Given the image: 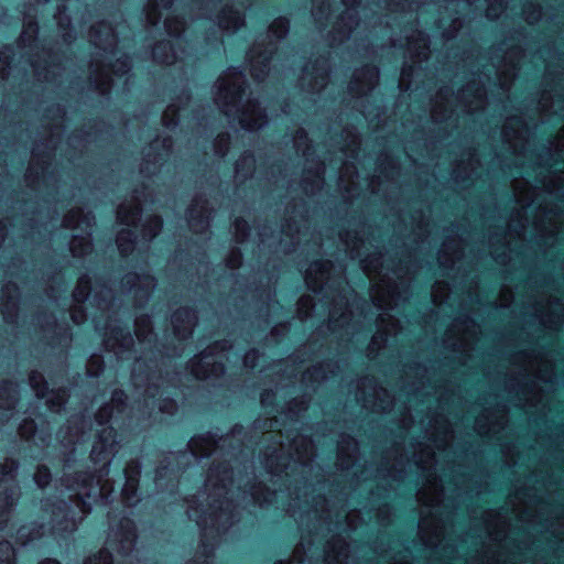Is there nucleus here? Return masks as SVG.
Listing matches in <instances>:
<instances>
[{
  "label": "nucleus",
  "instance_id": "obj_1",
  "mask_svg": "<svg viewBox=\"0 0 564 564\" xmlns=\"http://www.w3.org/2000/svg\"><path fill=\"white\" fill-rule=\"evenodd\" d=\"M117 431L112 426L96 433L89 456L93 464H102L105 466H109L113 455Z\"/></svg>",
  "mask_w": 564,
  "mask_h": 564
},
{
  "label": "nucleus",
  "instance_id": "obj_2",
  "mask_svg": "<svg viewBox=\"0 0 564 564\" xmlns=\"http://www.w3.org/2000/svg\"><path fill=\"white\" fill-rule=\"evenodd\" d=\"M196 321V312L192 306H183L172 315L174 334L187 338L192 335V328L184 327L183 324H193Z\"/></svg>",
  "mask_w": 564,
  "mask_h": 564
},
{
  "label": "nucleus",
  "instance_id": "obj_3",
  "mask_svg": "<svg viewBox=\"0 0 564 564\" xmlns=\"http://www.w3.org/2000/svg\"><path fill=\"white\" fill-rule=\"evenodd\" d=\"M117 534L122 543L132 545L138 538L137 525L130 517H122L117 525Z\"/></svg>",
  "mask_w": 564,
  "mask_h": 564
},
{
  "label": "nucleus",
  "instance_id": "obj_4",
  "mask_svg": "<svg viewBox=\"0 0 564 564\" xmlns=\"http://www.w3.org/2000/svg\"><path fill=\"white\" fill-rule=\"evenodd\" d=\"M219 18V25L224 29L232 28L234 30L239 29V26L243 22L242 14L234 9L232 7L225 8L220 14Z\"/></svg>",
  "mask_w": 564,
  "mask_h": 564
},
{
  "label": "nucleus",
  "instance_id": "obj_5",
  "mask_svg": "<svg viewBox=\"0 0 564 564\" xmlns=\"http://www.w3.org/2000/svg\"><path fill=\"white\" fill-rule=\"evenodd\" d=\"M14 505V492L10 488L0 491V525L7 521L8 514Z\"/></svg>",
  "mask_w": 564,
  "mask_h": 564
},
{
  "label": "nucleus",
  "instance_id": "obj_6",
  "mask_svg": "<svg viewBox=\"0 0 564 564\" xmlns=\"http://www.w3.org/2000/svg\"><path fill=\"white\" fill-rule=\"evenodd\" d=\"M290 456L288 455H269L267 457V467L268 470L273 475H279L283 473L288 467V462Z\"/></svg>",
  "mask_w": 564,
  "mask_h": 564
},
{
  "label": "nucleus",
  "instance_id": "obj_7",
  "mask_svg": "<svg viewBox=\"0 0 564 564\" xmlns=\"http://www.w3.org/2000/svg\"><path fill=\"white\" fill-rule=\"evenodd\" d=\"M95 471L90 470V469H82V470H76L70 479H72V482L74 485H76L78 488H89L93 486L94 481H95Z\"/></svg>",
  "mask_w": 564,
  "mask_h": 564
},
{
  "label": "nucleus",
  "instance_id": "obj_8",
  "mask_svg": "<svg viewBox=\"0 0 564 564\" xmlns=\"http://www.w3.org/2000/svg\"><path fill=\"white\" fill-rule=\"evenodd\" d=\"M83 564H115V558L108 549L102 547L88 555Z\"/></svg>",
  "mask_w": 564,
  "mask_h": 564
},
{
  "label": "nucleus",
  "instance_id": "obj_9",
  "mask_svg": "<svg viewBox=\"0 0 564 564\" xmlns=\"http://www.w3.org/2000/svg\"><path fill=\"white\" fill-rule=\"evenodd\" d=\"M216 545L209 539L202 541V551L196 561H191L189 564H210L209 560L215 556Z\"/></svg>",
  "mask_w": 564,
  "mask_h": 564
},
{
  "label": "nucleus",
  "instance_id": "obj_10",
  "mask_svg": "<svg viewBox=\"0 0 564 564\" xmlns=\"http://www.w3.org/2000/svg\"><path fill=\"white\" fill-rule=\"evenodd\" d=\"M0 564H17L15 549L8 540H0Z\"/></svg>",
  "mask_w": 564,
  "mask_h": 564
},
{
  "label": "nucleus",
  "instance_id": "obj_11",
  "mask_svg": "<svg viewBox=\"0 0 564 564\" xmlns=\"http://www.w3.org/2000/svg\"><path fill=\"white\" fill-rule=\"evenodd\" d=\"M53 476L51 469L46 465H39L35 469L33 480L41 489H45L52 481Z\"/></svg>",
  "mask_w": 564,
  "mask_h": 564
},
{
  "label": "nucleus",
  "instance_id": "obj_12",
  "mask_svg": "<svg viewBox=\"0 0 564 564\" xmlns=\"http://www.w3.org/2000/svg\"><path fill=\"white\" fill-rule=\"evenodd\" d=\"M50 505L53 517H62V519L57 520V524L61 525L63 523V520H65L67 514L70 512L69 503L64 499H58L56 501H52Z\"/></svg>",
  "mask_w": 564,
  "mask_h": 564
},
{
  "label": "nucleus",
  "instance_id": "obj_13",
  "mask_svg": "<svg viewBox=\"0 0 564 564\" xmlns=\"http://www.w3.org/2000/svg\"><path fill=\"white\" fill-rule=\"evenodd\" d=\"M188 224L191 228H205L208 225V217L204 215V208L197 210L194 206L188 208Z\"/></svg>",
  "mask_w": 564,
  "mask_h": 564
},
{
  "label": "nucleus",
  "instance_id": "obj_14",
  "mask_svg": "<svg viewBox=\"0 0 564 564\" xmlns=\"http://www.w3.org/2000/svg\"><path fill=\"white\" fill-rule=\"evenodd\" d=\"M127 236L118 237V249L121 256H128L134 249L135 239L131 230L126 231Z\"/></svg>",
  "mask_w": 564,
  "mask_h": 564
},
{
  "label": "nucleus",
  "instance_id": "obj_15",
  "mask_svg": "<svg viewBox=\"0 0 564 564\" xmlns=\"http://www.w3.org/2000/svg\"><path fill=\"white\" fill-rule=\"evenodd\" d=\"M112 338L121 346H130L133 344L132 334L129 328L116 326L111 329Z\"/></svg>",
  "mask_w": 564,
  "mask_h": 564
},
{
  "label": "nucleus",
  "instance_id": "obj_16",
  "mask_svg": "<svg viewBox=\"0 0 564 564\" xmlns=\"http://www.w3.org/2000/svg\"><path fill=\"white\" fill-rule=\"evenodd\" d=\"M12 387H13V383L10 380H3L0 383V401L6 402L7 409H13V406L17 402V398L9 393V391L12 389Z\"/></svg>",
  "mask_w": 564,
  "mask_h": 564
},
{
  "label": "nucleus",
  "instance_id": "obj_17",
  "mask_svg": "<svg viewBox=\"0 0 564 564\" xmlns=\"http://www.w3.org/2000/svg\"><path fill=\"white\" fill-rule=\"evenodd\" d=\"M54 326L57 328V330L53 334V336L47 341V344L51 347H56L58 344L62 343L63 339L66 340V339L70 338V334L68 332L69 327L67 325L62 327L61 325L54 324Z\"/></svg>",
  "mask_w": 564,
  "mask_h": 564
},
{
  "label": "nucleus",
  "instance_id": "obj_18",
  "mask_svg": "<svg viewBox=\"0 0 564 564\" xmlns=\"http://www.w3.org/2000/svg\"><path fill=\"white\" fill-rule=\"evenodd\" d=\"M270 31L276 35V37H283L289 31V20L284 17L276 18L270 25Z\"/></svg>",
  "mask_w": 564,
  "mask_h": 564
},
{
  "label": "nucleus",
  "instance_id": "obj_19",
  "mask_svg": "<svg viewBox=\"0 0 564 564\" xmlns=\"http://www.w3.org/2000/svg\"><path fill=\"white\" fill-rule=\"evenodd\" d=\"M209 365L198 359L192 364V375L198 379L205 378L208 373Z\"/></svg>",
  "mask_w": 564,
  "mask_h": 564
},
{
  "label": "nucleus",
  "instance_id": "obj_20",
  "mask_svg": "<svg viewBox=\"0 0 564 564\" xmlns=\"http://www.w3.org/2000/svg\"><path fill=\"white\" fill-rule=\"evenodd\" d=\"M141 214L140 207H134L131 209L119 210L118 220L120 224H129V218L138 217Z\"/></svg>",
  "mask_w": 564,
  "mask_h": 564
},
{
  "label": "nucleus",
  "instance_id": "obj_21",
  "mask_svg": "<svg viewBox=\"0 0 564 564\" xmlns=\"http://www.w3.org/2000/svg\"><path fill=\"white\" fill-rule=\"evenodd\" d=\"M137 492H138V481L137 480L134 482L127 481L124 488L122 489V497L126 500H130V499L137 497Z\"/></svg>",
  "mask_w": 564,
  "mask_h": 564
},
{
  "label": "nucleus",
  "instance_id": "obj_22",
  "mask_svg": "<svg viewBox=\"0 0 564 564\" xmlns=\"http://www.w3.org/2000/svg\"><path fill=\"white\" fill-rule=\"evenodd\" d=\"M17 310V301L13 300V297L9 296L7 302L3 304L2 313L4 316V319L7 322L10 321V317L13 315L12 313Z\"/></svg>",
  "mask_w": 564,
  "mask_h": 564
},
{
  "label": "nucleus",
  "instance_id": "obj_23",
  "mask_svg": "<svg viewBox=\"0 0 564 564\" xmlns=\"http://www.w3.org/2000/svg\"><path fill=\"white\" fill-rule=\"evenodd\" d=\"M112 415V411L110 408L104 406L96 414V421L98 424L102 425L110 421Z\"/></svg>",
  "mask_w": 564,
  "mask_h": 564
},
{
  "label": "nucleus",
  "instance_id": "obj_24",
  "mask_svg": "<svg viewBox=\"0 0 564 564\" xmlns=\"http://www.w3.org/2000/svg\"><path fill=\"white\" fill-rule=\"evenodd\" d=\"M234 224L237 231L240 232L242 237H247L249 235L250 226L247 220H245L241 217H238L235 219Z\"/></svg>",
  "mask_w": 564,
  "mask_h": 564
},
{
  "label": "nucleus",
  "instance_id": "obj_25",
  "mask_svg": "<svg viewBox=\"0 0 564 564\" xmlns=\"http://www.w3.org/2000/svg\"><path fill=\"white\" fill-rule=\"evenodd\" d=\"M17 468H18V463L12 459L10 465L6 464V465L0 466V475L2 476V478L8 477V476H13Z\"/></svg>",
  "mask_w": 564,
  "mask_h": 564
},
{
  "label": "nucleus",
  "instance_id": "obj_26",
  "mask_svg": "<svg viewBox=\"0 0 564 564\" xmlns=\"http://www.w3.org/2000/svg\"><path fill=\"white\" fill-rule=\"evenodd\" d=\"M176 409V402L172 398H165L162 400L160 404V411L162 413H171Z\"/></svg>",
  "mask_w": 564,
  "mask_h": 564
},
{
  "label": "nucleus",
  "instance_id": "obj_27",
  "mask_svg": "<svg viewBox=\"0 0 564 564\" xmlns=\"http://www.w3.org/2000/svg\"><path fill=\"white\" fill-rule=\"evenodd\" d=\"M275 393L272 390H265L261 393V403L264 408L273 405Z\"/></svg>",
  "mask_w": 564,
  "mask_h": 564
},
{
  "label": "nucleus",
  "instance_id": "obj_28",
  "mask_svg": "<svg viewBox=\"0 0 564 564\" xmlns=\"http://www.w3.org/2000/svg\"><path fill=\"white\" fill-rule=\"evenodd\" d=\"M239 123L240 126L245 129V130H248V131H252L254 129H257L259 127V124L257 123L256 120H252V119H249L245 116H242L240 119H239Z\"/></svg>",
  "mask_w": 564,
  "mask_h": 564
},
{
  "label": "nucleus",
  "instance_id": "obj_29",
  "mask_svg": "<svg viewBox=\"0 0 564 564\" xmlns=\"http://www.w3.org/2000/svg\"><path fill=\"white\" fill-rule=\"evenodd\" d=\"M259 357V351L257 349H250L245 357V364L249 367H254L256 361Z\"/></svg>",
  "mask_w": 564,
  "mask_h": 564
},
{
  "label": "nucleus",
  "instance_id": "obj_30",
  "mask_svg": "<svg viewBox=\"0 0 564 564\" xmlns=\"http://www.w3.org/2000/svg\"><path fill=\"white\" fill-rule=\"evenodd\" d=\"M361 72H362L364 76H366L370 79H376L379 74L378 67L376 65H370V64L366 65Z\"/></svg>",
  "mask_w": 564,
  "mask_h": 564
},
{
  "label": "nucleus",
  "instance_id": "obj_31",
  "mask_svg": "<svg viewBox=\"0 0 564 564\" xmlns=\"http://www.w3.org/2000/svg\"><path fill=\"white\" fill-rule=\"evenodd\" d=\"M126 398L123 390H115L112 392V402L117 405H123L126 403Z\"/></svg>",
  "mask_w": 564,
  "mask_h": 564
},
{
  "label": "nucleus",
  "instance_id": "obj_32",
  "mask_svg": "<svg viewBox=\"0 0 564 564\" xmlns=\"http://www.w3.org/2000/svg\"><path fill=\"white\" fill-rule=\"evenodd\" d=\"M167 51V44L166 43H159L154 48V57L155 59H162L166 56Z\"/></svg>",
  "mask_w": 564,
  "mask_h": 564
},
{
  "label": "nucleus",
  "instance_id": "obj_33",
  "mask_svg": "<svg viewBox=\"0 0 564 564\" xmlns=\"http://www.w3.org/2000/svg\"><path fill=\"white\" fill-rule=\"evenodd\" d=\"M116 67L117 68L115 69V73L121 74V73H124L129 68V63L126 59H118L116 63Z\"/></svg>",
  "mask_w": 564,
  "mask_h": 564
},
{
  "label": "nucleus",
  "instance_id": "obj_34",
  "mask_svg": "<svg viewBox=\"0 0 564 564\" xmlns=\"http://www.w3.org/2000/svg\"><path fill=\"white\" fill-rule=\"evenodd\" d=\"M210 372L215 376H218L220 373H224L225 371V366L224 364L221 362H214L212 366H210Z\"/></svg>",
  "mask_w": 564,
  "mask_h": 564
},
{
  "label": "nucleus",
  "instance_id": "obj_35",
  "mask_svg": "<svg viewBox=\"0 0 564 564\" xmlns=\"http://www.w3.org/2000/svg\"><path fill=\"white\" fill-rule=\"evenodd\" d=\"M29 31L32 32V37L34 39V36L36 35L37 31H39V26H37V23L36 22H30L25 25V29H24V34L26 35L29 33Z\"/></svg>",
  "mask_w": 564,
  "mask_h": 564
},
{
  "label": "nucleus",
  "instance_id": "obj_36",
  "mask_svg": "<svg viewBox=\"0 0 564 564\" xmlns=\"http://www.w3.org/2000/svg\"><path fill=\"white\" fill-rule=\"evenodd\" d=\"M89 286L87 285L85 288V291L83 290V288L80 286L77 291V293L75 294V300L79 301L78 296L80 295V301L85 300L86 299V295H87V291H88Z\"/></svg>",
  "mask_w": 564,
  "mask_h": 564
},
{
  "label": "nucleus",
  "instance_id": "obj_37",
  "mask_svg": "<svg viewBox=\"0 0 564 564\" xmlns=\"http://www.w3.org/2000/svg\"><path fill=\"white\" fill-rule=\"evenodd\" d=\"M37 564H61V562L55 557H44Z\"/></svg>",
  "mask_w": 564,
  "mask_h": 564
},
{
  "label": "nucleus",
  "instance_id": "obj_38",
  "mask_svg": "<svg viewBox=\"0 0 564 564\" xmlns=\"http://www.w3.org/2000/svg\"><path fill=\"white\" fill-rule=\"evenodd\" d=\"M243 91H245L243 87L238 86V87H237V88L231 93V95H232V97H235V98H240V97L242 96Z\"/></svg>",
  "mask_w": 564,
  "mask_h": 564
},
{
  "label": "nucleus",
  "instance_id": "obj_39",
  "mask_svg": "<svg viewBox=\"0 0 564 564\" xmlns=\"http://www.w3.org/2000/svg\"><path fill=\"white\" fill-rule=\"evenodd\" d=\"M240 261H241V253L239 252L238 256L236 258H231L230 259V262L229 264L231 267H238L240 264Z\"/></svg>",
  "mask_w": 564,
  "mask_h": 564
},
{
  "label": "nucleus",
  "instance_id": "obj_40",
  "mask_svg": "<svg viewBox=\"0 0 564 564\" xmlns=\"http://www.w3.org/2000/svg\"><path fill=\"white\" fill-rule=\"evenodd\" d=\"M167 469L166 466H160L158 467L155 474H156V479H162L163 478V471H165Z\"/></svg>",
  "mask_w": 564,
  "mask_h": 564
},
{
  "label": "nucleus",
  "instance_id": "obj_41",
  "mask_svg": "<svg viewBox=\"0 0 564 564\" xmlns=\"http://www.w3.org/2000/svg\"><path fill=\"white\" fill-rule=\"evenodd\" d=\"M258 486H259V488H261L263 491H265L268 495H273V494H274V491H272L269 487H267V486H265V485H263V484H259Z\"/></svg>",
  "mask_w": 564,
  "mask_h": 564
},
{
  "label": "nucleus",
  "instance_id": "obj_42",
  "mask_svg": "<svg viewBox=\"0 0 564 564\" xmlns=\"http://www.w3.org/2000/svg\"><path fill=\"white\" fill-rule=\"evenodd\" d=\"M42 389H43V392H37L39 398H42L44 395V392L47 391V389H48L47 383L45 381L42 382Z\"/></svg>",
  "mask_w": 564,
  "mask_h": 564
},
{
  "label": "nucleus",
  "instance_id": "obj_43",
  "mask_svg": "<svg viewBox=\"0 0 564 564\" xmlns=\"http://www.w3.org/2000/svg\"><path fill=\"white\" fill-rule=\"evenodd\" d=\"M61 404H62V401H56V400H50L48 401L50 408H52L54 405H61Z\"/></svg>",
  "mask_w": 564,
  "mask_h": 564
},
{
  "label": "nucleus",
  "instance_id": "obj_44",
  "mask_svg": "<svg viewBox=\"0 0 564 564\" xmlns=\"http://www.w3.org/2000/svg\"><path fill=\"white\" fill-rule=\"evenodd\" d=\"M198 438H199V441H202V442H209V440H210V435H209V434L202 435V436H199Z\"/></svg>",
  "mask_w": 564,
  "mask_h": 564
},
{
  "label": "nucleus",
  "instance_id": "obj_45",
  "mask_svg": "<svg viewBox=\"0 0 564 564\" xmlns=\"http://www.w3.org/2000/svg\"><path fill=\"white\" fill-rule=\"evenodd\" d=\"M314 265L318 269V270H322L323 267H324V263L322 261H315L314 262Z\"/></svg>",
  "mask_w": 564,
  "mask_h": 564
},
{
  "label": "nucleus",
  "instance_id": "obj_46",
  "mask_svg": "<svg viewBox=\"0 0 564 564\" xmlns=\"http://www.w3.org/2000/svg\"><path fill=\"white\" fill-rule=\"evenodd\" d=\"M248 158H250V159H251V163L248 165V170H249V171H251V169H252V163H253V156H252V154H249V155H248Z\"/></svg>",
  "mask_w": 564,
  "mask_h": 564
},
{
  "label": "nucleus",
  "instance_id": "obj_47",
  "mask_svg": "<svg viewBox=\"0 0 564 564\" xmlns=\"http://www.w3.org/2000/svg\"><path fill=\"white\" fill-rule=\"evenodd\" d=\"M143 278H144V280H148V281H151V282L154 281V278L152 275H149V274L144 275Z\"/></svg>",
  "mask_w": 564,
  "mask_h": 564
},
{
  "label": "nucleus",
  "instance_id": "obj_48",
  "mask_svg": "<svg viewBox=\"0 0 564 564\" xmlns=\"http://www.w3.org/2000/svg\"><path fill=\"white\" fill-rule=\"evenodd\" d=\"M224 474H227L230 471V469L227 467V466H223V470H221Z\"/></svg>",
  "mask_w": 564,
  "mask_h": 564
},
{
  "label": "nucleus",
  "instance_id": "obj_49",
  "mask_svg": "<svg viewBox=\"0 0 564 564\" xmlns=\"http://www.w3.org/2000/svg\"><path fill=\"white\" fill-rule=\"evenodd\" d=\"M259 117H260V119L263 121V120L265 119V115H264V112L260 111V112H259Z\"/></svg>",
  "mask_w": 564,
  "mask_h": 564
},
{
  "label": "nucleus",
  "instance_id": "obj_50",
  "mask_svg": "<svg viewBox=\"0 0 564 564\" xmlns=\"http://www.w3.org/2000/svg\"><path fill=\"white\" fill-rule=\"evenodd\" d=\"M314 175L317 177V180H318L319 182H322V181H323V177H322V175H321L319 173H314Z\"/></svg>",
  "mask_w": 564,
  "mask_h": 564
},
{
  "label": "nucleus",
  "instance_id": "obj_51",
  "mask_svg": "<svg viewBox=\"0 0 564 564\" xmlns=\"http://www.w3.org/2000/svg\"><path fill=\"white\" fill-rule=\"evenodd\" d=\"M318 65H319V59H316V61L314 62L313 66H314V68H317V67H318Z\"/></svg>",
  "mask_w": 564,
  "mask_h": 564
},
{
  "label": "nucleus",
  "instance_id": "obj_52",
  "mask_svg": "<svg viewBox=\"0 0 564 564\" xmlns=\"http://www.w3.org/2000/svg\"><path fill=\"white\" fill-rule=\"evenodd\" d=\"M11 286H12V289H13L15 292H18V291H19V289H18V286H17L15 284H11Z\"/></svg>",
  "mask_w": 564,
  "mask_h": 564
},
{
  "label": "nucleus",
  "instance_id": "obj_53",
  "mask_svg": "<svg viewBox=\"0 0 564 564\" xmlns=\"http://www.w3.org/2000/svg\"><path fill=\"white\" fill-rule=\"evenodd\" d=\"M202 356H203V357H207V356H209V354H208L206 350H204V351L202 352Z\"/></svg>",
  "mask_w": 564,
  "mask_h": 564
},
{
  "label": "nucleus",
  "instance_id": "obj_54",
  "mask_svg": "<svg viewBox=\"0 0 564 564\" xmlns=\"http://www.w3.org/2000/svg\"><path fill=\"white\" fill-rule=\"evenodd\" d=\"M98 367L102 368V360L101 359L98 360Z\"/></svg>",
  "mask_w": 564,
  "mask_h": 564
},
{
  "label": "nucleus",
  "instance_id": "obj_55",
  "mask_svg": "<svg viewBox=\"0 0 564 564\" xmlns=\"http://www.w3.org/2000/svg\"><path fill=\"white\" fill-rule=\"evenodd\" d=\"M51 502H52V501H48V502H46V503H45L44 510H47V507H48V506L51 507V505H50Z\"/></svg>",
  "mask_w": 564,
  "mask_h": 564
},
{
  "label": "nucleus",
  "instance_id": "obj_56",
  "mask_svg": "<svg viewBox=\"0 0 564 564\" xmlns=\"http://www.w3.org/2000/svg\"><path fill=\"white\" fill-rule=\"evenodd\" d=\"M306 184L311 183L312 185L314 184L313 182H308V180H305L304 181Z\"/></svg>",
  "mask_w": 564,
  "mask_h": 564
},
{
  "label": "nucleus",
  "instance_id": "obj_57",
  "mask_svg": "<svg viewBox=\"0 0 564 564\" xmlns=\"http://www.w3.org/2000/svg\"><path fill=\"white\" fill-rule=\"evenodd\" d=\"M132 276H133V279L139 278V275H137L135 273H133Z\"/></svg>",
  "mask_w": 564,
  "mask_h": 564
},
{
  "label": "nucleus",
  "instance_id": "obj_58",
  "mask_svg": "<svg viewBox=\"0 0 564 564\" xmlns=\"http://www.w3.org/2000/svg\"><path fill=\"white\" fill-rule=\"evenodd\" d=\"M0 230H2V228L0 227Z\"/></svg>",
  "mask_w": 564,
  "mask_h": 564
}]
</instances>
